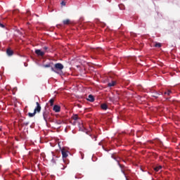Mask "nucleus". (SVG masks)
<instances>
[{"label":"nucleus","instance_id":"23","mask_svg":"<svg viewBox=\"0 0 180 180\" xmlns=\"http://www.w3.org/2000/svg\"><path fill=\"white\" fill-rule=\"evenodd\" d=\"M0 27L5 28V25L0 22Z\"/></svg>","mask_w":180,"mask_h":180},{"label":"nucleus","instance_id":"5","mask_svg":"<svg viewBox=\"0 0 180 180\" xmlns=\"http://www.w3.org/2000/svg\"><path fill=\"white\" fill-rule=\"evenodd\" d=\"M36 108L34 110V113H40L41 112V106L40 105V103L39 102L36 103Z\"/></svg>","mask_w":180,"mask_h":180},{"label":"nucleus","instance_id":"17","mask_svg":"<svg viewBox=\"0 0 180 180\" xmlns=\"http://www.w3.org/2000/svg\"><path fill=\"white\" fill-rule=\"evenodd\" d=\"M35 115H36V113H34V112H29V113H28L29 117H34Z\"/></svg>","mask_w":180,"mask_h":180},{"label":"nucleus","instance_id":"25","mask_svg":"<svg viewBox=\"0 0 180 180\" xmlns=\"http://www.w3.org/2000/svg\"><path fill=\"white\" fill-rule=\"evenodd\" d=\"M61 5H63V6H65V2L62 1V2H61Z\"/></svg>","mask_w":180,"mask_h":180},{"label":"nucleus","instance_id":"1","mask_svg":"<svg viewBox=\"0 0 180 180\" xmlns=\"http://www.w3.org/2000/svg\"><path fill=\"white\" fill-rule=\"evenodd\" d=\"M51 70L53 72L61 75L63 74V70H64V65L60 63H56L53 67H51Z\"/></svg>","mask_w":180,"mask_h":180},{"label":"nucleus","instance_id":"22","mask_svg":"<svg viewBox=\"0 0 180 180\" xmlns=\"http://www.w3.org/2000/svg\"><path fill=\"white\" fill-rule=\"evenodd\" d=\"M24 126H28L29 125V122H23Z\"/></svg>","mask_w":180,"mask_h":180},{"label":"nucleus","instance_id":"9","mask_svg":"<svg viewBox=\"0 0 180 180\" xmlns=\"http://www.w3.org/2000/svg\"><path fill=\"white\" fill-rule=\"evenodd\" d=\"M87 101H89V102H94L95 101V97H94L93 95L89 94L87 98Z\"/></svg>","mask_w":180,"mask_h":180},{"label":"nucleus","instance_id":"11","mask_svg":"<svg viewBox=\"0 0 180 180\" xmlns=\"http://www.w3.org/2000/svg\"><path fill=\"white\" fill-rule=\"evenodd\" d=\"M6 54L8 56H13V51H12L11 49H8L6 50Z\"/></svg>","mask_w":180,"mask_h":180},{"label":"nucleus","instance_id":"26","mask_svg":"<svg viewBox=\"0 0 180 180\" xmlns=\"http://www.w3.org/2000/svg\"><path fill=\"white\" fill-rule=\"evenodd\" d=\"M94 141H96L97 136H94Z\"/></svg>","mask_w":180,"mask_h":180},{"label":"nucleus","instance_id":"20","mask_svg":"<svg viewBox=\"0 0 180 180\" xmlns=\"http://www.w3.org/2000/svg\"><path fill=\"white\" fill-rule=\"evenodd\" d=\"M155 47H158V49H160V47H161V44L160 43H156L155 44Z\"/></svg>","mask_w":180,"mask_h":180},{"label":"nucleus","instance_id":"12","mask_svg":"<svg viewBox=\"0 0 180 180\" xmlns=\"http://www.w3.org/2000/svg\"><path fill=\"white\" fill-rule=\"evenodd\" d=\"M101 109H103V110H107L108 105H106V103H103L101 105Z\"/></svg>","mask_w":180,"mask_h":180},{"label":"nucleus","instance_id":"14","mask_svg":"<svg viewBox=\"0 0 180 180\" xmlns=\"http://www.w3.org/2000/svg\"><path fill=\"white\" fill-rule=\"evenodd\" d=\"M152 96L153 98H155V99H157L158 98V96H160V94L156 91L155 94H152Z\"/></svg>","mask_w":180,"mask_h":180},{"label":"nucleus","instance_id":"8","mask_svg":"<svg viewBox=\"0 0 180 180\" xmlns=\"http://www.w3.org/2000/svg\"><path fill=\"white\" fill-rule=\"evenodd\" d=\"M53 110L54 112H56V113H58V112H60V110H61V107H60V105H55L53 106Z\"/></svg>","mask_w":180,"mask_h":180},{"label":"nucleus","instance_id":"16","mask_svg":"<svg viewBox=\"0 0 180 180\" xmlns=\"http://www.w3.org/2000/svg\"><path fill=\"white\" fill-rule=\"evenodd\" d=\"M161 168H162V166H158L154 168V170L155 171V172H158V171H160V169H161Z\"/></svg>","mask_w":180,"mask_h":180},{"label":"nucleus","instance_id":"28","mask_svg":"<svg viewBox=\"0 0 180 180\" xmlns=\"http://www.w3.org/2000/svg\"><path fill=\"white\" fill-rule=\"evenodd\" d=\"M126 179H127V180H129V179H127V177H126Z\"/></svg>","mask_w":180,"mask_h":180},{"label":"nucleus","instance_id":"21","mask_svg":"<svg viewBox=\"0 0 180 180\" xmlns=\"http://www.w3.org/2000/svg\"><path fill=\"white\" fill-rule=\"evenodd\" d=\"M102 51V49H101L99 48H97V49L94 50V53H98V51Z\"/></svg>","mask_w":180,"mask_h":180},{"label":"nucleus","instance_id":"15","mask_svg":"<svg viewBox=\"0 0 180 180\" xmlns=\"http://www.w3.org/2000/svg\"><path fill=\"white\" fill-rule=\"evenodd\" d=\"M72 119H73V120H78V119H79V117H78V115H73L72 116Z\"/></svg>","mask_w":180,"mask_h":180},{"label":"nucleus","instance_id":"27","mask_svg":"<svg viewBox=\"0 0 180 180\" xmlns=\"http://www.w3.org/2000/svg\"><path fill=\"white\" fill-rule=\"evenodd\" d=\"M2 130V129L0 128V131Z\"/></svg>","mask_w":180,"mask_h":180},{"label":"nucleus","instance_id":"2","mask_svg":"<svg viewBox=\"0 0 180 180\" xmlns=\"http://www.w3.org/2000/svg\"><path fill=\"white\" fill-rule=\"evenodd\" d=\"M112 158H113V160H115V161H117V162H118V165L120 166V168H121V172H122V174L124 175V176L126 178V167H124V165H121L120 163V158H119L117 156V155H116V154H112Z\"/></svg>","mask_w":180,"mask_h":180},{"label":"nucleus","instance_id":"13","mask_svg":"<svg viewBox=\"0 0 180 180\" xmlns=\"http://www.w3.org/2000/svg\"><path fill=\"white\" fill-rule=\"evenodd\" d=\"M63 23V25H70V23H71V20H70V19L64 20Z\"/></svg>","mask_w":180,"mask_h":180},{"label":"nucleus","instance_id":"18","mask_svg":"<svg viewBox=\"0 0 180 180\" xmlns=\"http://www.w3.org/2000/svg\"><path fill=\"white\" fill-rule=\"evenodd\" d=\"M51 64H53V63H49V64H46V65H44V68H51V67H53V66H51Z\"/></svg>","mask_w":180,"mask_h":180},{"label":"nucleus","instance_id":"6","mask_svg":"<svg viewBox=\"0 0 180 180\" xmlns=\"http://www.w3.org/2000/svg\"><path fill=\"white\" fill-rule=\"evenodd\" d=\"M45 53L46 52L41 51V50H40V49L35 50V54H37V56H39L40 57L44 56Z\"/></svg>","mask_w":180,"mask_h":180},{"label":"nucleus","instance_id":"24","mask_svg":"<svg viewBox=\"0 0 180 180\" xmlns=\"http://www.w3.org/2000/svg\"><path fill=\"white\" fill-rule=\"evenodd\" d=\"M44 50H45V51H47V50H49V47L44 46Z\"/></svg>","mask_w":180,"mask_h":180},{"label":"nucleus","instance_id":"19","mask_svg":"<svg viewBox=\"0 0 180 180\" xmlns=\"http://www.w3.org/2000/svg\"><path fill=\"white\" fill-rule=\"evenodd\" d=\"M49 103H50L51 106H53V105H54V98H51L49 100Z\"/></svg>","mask_w":180,"mask_h":180},{"label":"nucleus","instance_id":"10","mask_svg":"<svg viewBox=\"0 0 180 180\" xmlns=\"http://www.w3.org/2000/svg\"><path fill=\"white\" fill-rule=\"evenodd\" d=\"M164 95L165 96H170V95H172V91L171 90H167L164 92Z\"/></svg>","mask_w":180,"mask_h":180},{"label":"nucleus","instance_id":"4","mask_svg":"<svg viewBox=\"0 0 180 180\" xmlns=\"http://www.w3.org/2000/svg\"><path fill=\"white\" fill-rule=\"evenodd\" d=\"M43 117L45 122H47V119L50 117V112L49 110H46L42 113Z\"/></svg>","mask_w":180,"mask_h":180},{"label":"nucleus","instance_id":"3","mask_svg":"<svg viewBox=\"0 0 180 180\" xmlns=\"http://www.w3.org/2000/svg\"><path fill=\"white\" fill-rule=\"evenodd\" d=\"M61 153H62V157H63V162H65V159L67 158V157H68V154L70 152H68L65 148H63L61 150Z\"/></svg>","mask_w":180,"mask_h":180},{"label":"nucleus","instance_id":"7","mask_svg":"<svg viewBox=\"0 0 180 180\" xmlns=\"http://www.w3.org/2000/svg\"><path fill=\"white\" fill-rule=\"evenodd\" d=\"M117 84V82H116V80H112L111 82H108L107 84V86L108 88H112L113 86H115V85Z\"/></svg>","mask_w":180,"mask_h":180}]
</instances>
